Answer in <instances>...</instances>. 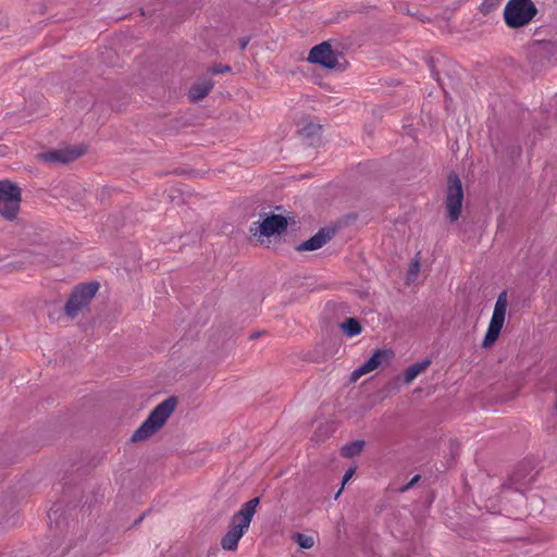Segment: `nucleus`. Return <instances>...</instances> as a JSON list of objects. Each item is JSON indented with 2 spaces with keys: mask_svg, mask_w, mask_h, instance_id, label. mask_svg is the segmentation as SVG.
I'll return each instance as SVG.
<instances>
[{
  "mask_svg": "<svg viewBox=\"0 0 557 557\" xmlns=\"http://www.w3.org/2000/svg\"><path fill=\"white\" fill-rule=\"evenodd\" d=\"M213 87V83L209 79L202 81L190 87L188 97L191 101H198L205 98Z\"/></svg>",
  "mask_w": 557,
  "mask_h": 557,
  "instance_id": "obj_14",
  "label": "nucleus"
},
{
  "mask_svg": "<svg viewBox=\"0 0 557 557\" xmlns=\"http://www.w3.org/2000/svg\"><path fill=\"white\" fill-rule=\"evenodd\" d=\"M393 357V352L387 349H377L373 352V355L360 367L355 369L351 373L350 380L357 381L362 375L374 371L377 369L383 362H388Z\"/></svg>",
  "mask_w": 557,
  "mask_h": 557,
  "instance_id": "obj_9",
  "label": "nucleus"
},
{
  "mask_svg": "<svg viewBox=\"0 0 557 557\" xmlns=\"http://www.w3.org/2000/svg\"><path fill=\"white\" fill-rule=\"evenodd\" d=\"M294 539H295V542L299 545V547H301L304 549H309V548L313 547V545H314V539L310 535L296 533L294 535Z\"/></svg>",
  "mask_w": 557,
  "mask_h": 557,
  "instance_id": "obj_17",
  "label": "nucleus"
},
{
  "mask_svg": "<svg viewBox=\"0 0 557 557\" xmlns=\"http://www.w3.org/2000/svg\"><path fill=\"white\" fill-rule=\"evenodd\" d=\"M82 153L83 150L79 148H64L42 153L40 159L46 162L67 163L78 158Z\"/></svg>",
  "mask_w": 557,
  "mask_h": 557,
  "instance_id": "obj_11",
  "label": "nucleus"
},
{
  "mask_svg": "<svg viewBox=\"0 0 557 557\" xmlns=\"http://www.w3.org/2000/svg\"><path fill=\"white\" fill-rule=\"evenodd\" d=\"M175 407L176 400L173 397H170L159 404L141 425L134 432L132 441L141 442L153 435L164 425L169 417L175 410Z\"/></svg>",
  "mask_w": 557,
  "mask_h": 557,
  "instance_id": "obj_2",
  "label": "nucleus"
},
{
  "mask_svg": "<svg viewBox=\"0 0 557 557\" xmlns=\"http://www.w3.org/2000/svg\"><path fill=\"white\" fill-rule=\"evenodd\" d=\"M507 307V293L503 292L498 295L497 300L495 302L493 314L482 342L483 347H491L497 341L505 323Z\"/></svg>",
  "mask_w": 557,
  "mask_h": 557,
  "instance_id": "obj_4",
  "label": "nucleus"
},
{
  "mask_svg": "<svg viewBox=\"0 0 557 557\" xmlns=\"http://www.w3.org/2000/svg\"><path fill=\"white\" fill-rule=\"evenodd\" d=\"M341 329L348 337L359 335L362 331L360 322L355 318H348L341 323Z\"/></svg>",
  "mask_w": 557,
  "mask_h": 557,
  "instance_id": "obj_15",
  "label": "nucleus"
},
{
  "mask_svg": "<svg viewBox=\"0 0 557 557\" xmlns=\"http://www.w3.org/2000/svg\"><path fill=\"white\" fill-rule=\"evenodd\" d=\"M286 227L287 221L284 216L272 214L263 219L260 223H253V226H251V232H253L255 235L269 237L283 233Z\"/></svg>",
  "mask_w": 557,
  "mask_h": 557,
  "instance_id": "obj_8",
  "label": "nucleus"
},
{
  "mask_svg": "<svg viewBox=\"0 0 557 557\" xmlns=\"http://www.w3.org/2000/svg\"><path fill=\"white\" fill-rule=\"evenodd\" d=\"M364 441L357 440L342 447L341 454L346 458H351L359 455L364 448Z\"/></svg>",
  "mask_w": 557,
  "mask_h": 557,
  "instance_id": "obj_16",
  "label": "nucleus"
},
{
  "mask_svg": "<svg viewBox=\"0 0 557 557\" xmlns=\"http://www.w3.org/2000/svg\"><path fill=\"white\" fill-rule=\"evenodd\" d=\"M333 232L320 230L314 236L299 244L296 249L298 251H313L323 247L331 238Z\"/></svg>",
  "mask_w": 557,
  "mask_h": 557,
  "instance_id": "obj_12",
  "label": "nucleus"
},
{
  "mask_svg": "<svg viewBox=\"0 0 557 557\" xmlns=\"http://www.w3.org/2000/svg\"><path fill=\"white\" fill-rule=\"evenodd\" d=\"M228 70H230V67H228V66L221 67V69H214V70H213V73L219 74V73L226 72V71H228Z\"/></svg>",
  "mask_w": 557,
  "mask_h": 557,
  "instance_id": "obj_20",
  "label": "nucleus"
},
{
  "mask_svg": "<svg viewBox=\"0 0 557 557\" xmlns=\"http://www.w3.org/2000/svg\"><path fill=\"white\" fill-rule=\"evenodd\" d=\"M420 480V475H414L411 481L403 488L404 491L410 488L413 484H416Z\"/></svg>",
  "mask_w": 557,
  "mask_h": 557,
  "instance_id": "obj_19",
  "label": "nucleus"
},
{
  "mask_svg": "<svg viewBox=\"0 0 557 557\" xmlns=\"http://www.w3.org/2000/svg\"><path fill=\"white\" fill-rule=\"evenodd\" d=\"M355 474V469L354 468H349L344 476H343V483H342V487L339 488V491L336 493L335 495V498H337L339 496V494L342 493L345 484L352 478V475Z\"/></svg>",
  "mask_w": 557,
  "mask_h": 557,
  "instance_id": "obj_18",
  "label": "nucleus"
},
{
  "mask_svg": "<svg viewBox=\"0 0 557 557\" xmlns=\"http://www.w3.org/2000/svg\"><path fill=\"white\" fill-rule=\"evenodd\" d=\"M308 61L326 69H334L337 65V55L330 44L322 42L310 50Z\"/></svg>",
  "mask_w": 557,
  "mask_h": 557,
  "instance_id": "obj_10",
  "label": "nucleus"
},
{
  "mask_svg": "<svg viewBox=\"0 0 557 557\" xmlns=\"http://www.w3.org/2000/svg\"><path fill=\"white\" fill-rule=\"evenodd\" d=\"M247 45V41H242V49H244Z\"/></svg>",
  "mask_w": 557,
  "mask_h": 557,
  "instance_id": "obj_22",
  "label": "nucleus"
},
{
  "mask_svg": "<svg viewBox=\"0 0 557 557\" xmlns=\"http://www.w3.org/2000/svg\"><path fill=\"white\" fill-rule=\"evenodd\" d=\"M463 201V190L461 182L457 174L451 173L448 176V186L446 195V209L450 222L459 219Z\"/></svg>",
  "mask_w": 557,
  "mask_h": 557,
  "instance_id": "obj_7",
  "label": "nucleus"
},
{
  "mask_svg": "<svg viewBox=\"0 0 557 557\" xmlns=\"http://www.w3.org/2000/svg\"><path fill=\"white\" fill-rule=\"evenodd\" d=\"M20 187L9 180L0 181V214L8 220H13L20 210Z\"/></svg>",
  "mask_w": 557,
  "mask_h": 557,
  "instance_id": "obj_5",
  "label": "nucleus"
},
{
  "mask_svg": "<svg viewBox=\"0 0 557 557\" xmlns=\"http://www.w3.org/2000/svg\"><path fill=\"white\" fill-rule=\"evenodd\" d=\"M431 364L430 359H424L420 362H416L409 366L404 373V382L409 385L413 382V380L421 374L426 368Z\"/></svg>",
  "mask_w": 557,
  "mask_h": 557,
  "instance_id": "obj_13",
  "label": "nucleus"
},
{
  "mask_svg": "<svg viewBox=\"0 0 557 557\" xmlns=\"http://www.w3.org/2000/svg\"><path fill=\"white\" fill-rule=\"evenodd\" d=\"M419 271V263L414 262L412 265V272L416 274Z\"/></svg>",
  "mask_w": 557,
  "mask_h": 557,
  "instance_id": "obj_21",
  "label": "nucleus"
},
{
  "mask_svg": "<svg viewBox=\"0 0 557 557\" xmlns=\"http://www.w3.org/2000/svg\"><path fill=\"white\" fill-rule=\"evenodd\" d=\"M537 10L531 0H509L504 9V18L511 28L529 24Z\"/></svg>",
  "mask_w": 557,
  "mask_h": 557,
  "instance_id": "obj_3",
  "label": "nucleus"
},
{
  "mask_svg": "<svg viewBox=\"0 0 557 557\" xmlns=\"http://www.w3.org/2000/svg\"><path fill=\"white\" fill-rule=\"evenodd\" d=\"M99 288L97 282H90L79 285L71 295L66 306L65 312L69 317L74 318L86 308Z\"/></svg>",
  "mask_w": 557,
  "mask_h": 557,
  "instance_id": "obj_6",
  "label": "nucleus"
},
{
  "mask_svg": "<svg viewBox=\"0 0 557 557\" xmlns=\"http://www.w3.org/2000/svg\"><path fill=\"white\" fill-rule=\"evenodd\" d=\"M259 498L255 497L246 502L242 508L232 517L230 529L221 540L224 550H235L239 540L248 531L251 520L256 513Z\"/></svg>",
  "mask_w": 557,
  "mask_h": 557,
  "instance_id": "obj_1",
  "label": "nucleus"
}]
</instances>
